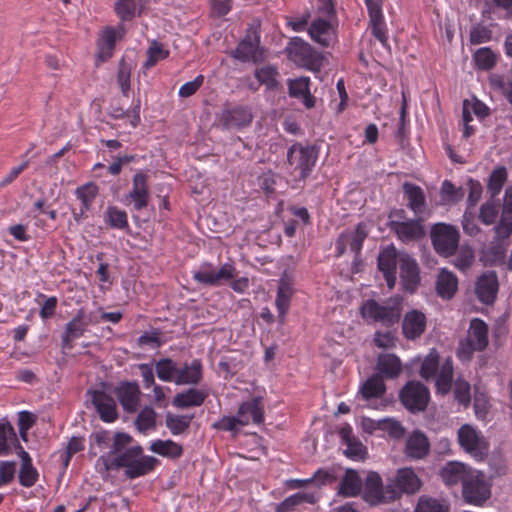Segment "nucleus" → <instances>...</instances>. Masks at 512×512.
I'll return each mask as SVG.
<instances>
[{
    "label": "nucleus",
    "instance_id": "1",
    "mask_svg": "<svg viewBox=\"0 0 512 512\" xmlns=\"http://www.w3.org/2000/svg\"><path fill=\"white\" fill-rule=\"evenodd\" d=\"M264 422V406L261 397H254L243 402L235 416H223L214 423L213 427L233 434L238 433L239 428L250 423L260 425Z\"/></svg>",
    "mask_w": 512,
    "mask_h": 512
},
{
    "label": "nucleus",
    "instance_id": "2",
    "mask_svg": "<svg viewBox=\"0 0 512 512\" xmlns=\"http://www.w3.org/2000/svg\"><path fill=\"white\" fill-rule=\"evenodd\" d=\"M288 58L297 66L311 71H320L324 55L300 37H293L286 46Z\"/></svg>",
    "mask_w": 512,
    "mask_h": 512
},
{
    "label": "nucleus",
    "instance_id": "3",
    "mask_svg": "<svg viewBox=\"0 0 512 512\" xmlns=\"http://www.w3.org/2000/svg\"><path fill=\"white\" fill-rule=\"evenodd\" d=\"M360 314L367 323H381L392 326L400 319V308L397 304L379 303L368 299L360 307Z\"/></svg>",
    "mask_w": 512,
    "mask_h": 512
},
{
    "label": "nucleus",
    "instance_id": "4",
    "mask_svg": "<svg viewBox=\"0 0 512 512\" xmlns=\"http://www.w3.org/2000/svg\"><path fill=\"white\" fill-rule=\"evenodd\" d=\"M430 236L433 248L440 256H452L458 249L460 233L451 224L442 222L434 224Z\"/></svg>",
    "mask_w": 512,
    "mask_h": 512
},
{
    "label": "nucleus",
    "instance_id": "5",
    "mask_svg": "<svg viewBox=\"0 0 512 512\" xmlns=\"http://www.w3.org/2000/svg\"><path fill=\"white\" fill-rule=\"evenodd\" d=\"M142 452L141 446H126L121 452L100 456L95 463V469L105 479L111 470H118L119 468L129 469L136 457L142 454Z\"/></svg>",
    "mask_w": 512,
    "mask_h": 512
},
{
    "label": "nucleus",
    "instance_id": "6",
    "mask_svg": "<svg viewBox=\"0 0 512 512\" xmlns=\"http://www.w3.org/2000/svg\"><path fill=\"white\" fill-rule=\"evenodd\" d=\"M363 498L371 505L387 503L398 498V493L392 485H383L381 476L377 472H369L363 483Z\"/></svg>",
    "mask_w": 512,
    "mask_h": 512
},
{
    "label": "nucleus",
    "instance_id": "7",
    "mask_svg": "<svg viewBox=\"0 0 512 512\" xmlns=\"http://www.w3.org/2000/svg\"><path fill=\"white\" fill-rule=\"evenodd\" d=\"M307 32L311 40L322 48H333L338 43L336 20L317 17L311 21Z\"/></svg>",
    "mask_w": 512,
    "mask_h": 512
},
{
    "label": "nucleus",
    "instance_id": "8",
    "mask_svg": "<svg viewBox=\"0 0 512 512\" xmlns=\"http://www.w3.org/2000/svg\"><path fill=\"white\" fill-rule=\"evenodd\" d=\"M318 158V153L313 146H303L293 144L287 151V160L295 172L299 173L300 178H306L314 168Z\"/></svg>",
    "mask_w": 512,
    "mask_h": 512
},
{
    "label": "nucleus",
    "instance_id": "9",
    "mask_svg": "<svg viewBox=\"0 0 512 512\" xmlns=\"http://www.w3.org/2000/svg\"><path fill=\"white\" fill-rule=\"evenodd\" d=\"M462 495L465 501L473 505H481L491 496V485L483 472L473 470L464 482Z\"/></svg>",
    "mask_w": 512,
    "mask_h": 512
},
{
    "label": "nucleus",
    "instance_id": "10",
    "mask_svg": "<svg viewBox=\"0 0 512 512\" xmlns=\"http://www.w3.org/2000/svg\"><path fill=\"white\" fill-rule=\"evenodd\" d=\"M236 269L233 264L224 263L219 269L209 262L202 263L193 270V279L202 285L217 286L221 281H228L235 276Z\"/></svg>",
    "mask_w": 512,
    "mask_h": 512
},
{
    "label": "nucleus",
    "instance_id": "11",
    "mask_svg": "<svg viewBox=\"0 0 512 512\" xmlns=\"http://www.w3.org/2000/svg\"><path fill=\"white\" fill-rule=\"evenodd\" d=\"M402 404L411 412H419L426 409L430 392L428 388L419 381H409L399 393Z\"/></svg>",
    "mask_w": 512,
    "mask_h": 512
},
{
    "label": "nucleus",
    "instance_id": "12",
    "mask_svg": "<svg viewBox=\"0 0 512 512\" xmlns=\"http://www.w3.org/2000/svg\"><path fill=\"white\" fill-rule=\"evenodd\" d=\"M458 442L465 452L476 460H482L488 453V444L479 431L465 424L458 430Z\"/></svg>",
    "mask_w": 512,
    "mask_h": 512
},
{
    "label": "nucleus",
    "instance_id": "13",
    "mask_svg": "<svg viewBox=\"0 0 512 512\" xmlns=\"http://www.w3.org/2000/svg\"><path fill=\"white\" fill-rule=\"evenodd\" d=\"M232 57L241 62L260 63L265 59V51L260 47V35L256 30H249L239 42Z\"/></svg>",
    "mask_w": 512,
    "mask_h": 512
},
{
    "label": "nucleus",
    "instance_id": "14",
    "mask_svg": "<svg viewBox=\"0 0 512 512\" xmlns=\"http://www.w3.org/2000/svg\"><path fill=\"white\" fill-rule=\"evenodd\" d=\"M150 193L148 188V176L137 172L132 179V188L125 196V200L133 205V208L140 211L148 206Z\"/></svg>",
    "mask_w": 512,
    "mask_h": 512
},
{
    "label": "nucleus",
    "instance_id": "15",
    "mask_svg": "<svg viewBox=\"0 0 512 512\" xmlns=\"http://www.w3.org/2000/svg\"><path fill=\"white\" fill-rule=\"evenodd\" d=\"M95 444L102 450L109 449L106 455H112L113 452H121L126 446H129L132 438L127 433H112L107 430H99L92 434Z\"/></svg>",
    "mask_w": 512,
    "mask_h": 512
},
{
    "label": "nucleus",
    "instance_id": "16",
    "mask_svg": "<svg viewBox=\"0 0 512 512\" xmlns=\"http://www.w3.org/2000/svg\"><path fill=\"white\" fill-rule=\"evenodd\" d=\"M390 228L404 243L419 240L425 235V228L419 219L392 220Z\"/></svg>",
    "mask_w": 512,
    "mask_h": 512
},
{
    "label": "nucleus",
    "instance_id": "17",
    "mask_svg": "<svg viewBox=\"0 0 512 512\" xmlns=\"http://www.w3.org/2000/svg\"><path fill=\"white\" fill-rule=\"evenodd\" d=\"M88 394L102 421L112 423L118 418L117 405L112 396L101 390L88 391Z\"/></svg>",
    "mask_w": 512,
    "mask_h": 512
},
{
    "label": "nucleus",
    "instance_id": "18",
    "mask_svg": "<svg viewBox=\"0 0 512 512\" xmlns=\"http://www.w3.org/2000/svg\"><path fill=\"white\" fill-rule=\"evenodd\" d=\"M85 319L86 311L84 308H80L77 310L73 318L66 323L64 332L61 336V346L64 350H71L73 347L72 342L83 336L87 329Z\"/></svg>",
    "mask_w": 512,
    "mask_h": 512
},
{
    "label": "nucleus",
    "instance_id": "19",
    "mask_svg": "<svg viewBox=\"0 0 512 512\" xmlns=\"http://www.w3.org/2000/svg\"><path fill=\"white\" fill-rule=\"evenodd\" d=\"M399 257L393 245L386 247L378 255V268L383 273L389 289H392L396 283V266L399 263Z\"/></svg>",
    "mask_w": 512,
    "mask_h": 512
},
{
    "label": "nucleus",
    "instance_id": "20",
    "mask_svg": "<svg viewBox=\"0 0 512 512\" xmlns=\"http://www.w3.org/2000/svg\"><path fill=\"white\" fill-rule=\"evenodd\" d=\"M115 394L126 412H135L139 407L141 391L137 382H121L115 388Z\"/></svg>",
    "mask_w": 512,
    "mask_h": 512
},
{
    "label": "nucleus",
    "instance_id": "21",
    "mask_svg": "<svg viewBox=\"0 0 512 512\" xmlns=\"http://www.w3.org/2000/svg\"><path fill=\"white\" fill-rule=\"evenodd\" d=\"M125 33L126 30L122 24L118 25L116 28L107 27L102 31L97 43V56L100 61H107L112 56L116 41L123 38Z\"/></svg>",
    "mask_w": 512,
    "mask_h": 512
},
{
    "label": "nucleus",
    "instance_id": "22",
    "mask_svg": "<svg viewBox=\"0 0 512 512\" xmlns=\"http://www.w3.org/2000/svg\"><path fill=\"white\" fill-rule=\"evenodd\" d=\"M498 279L494 271L484 272L478 277L475 291L478 299L484 304L494 303L498 293Z\"/></svg>",
    "mask_w": 512,
    "mask_h": 512
},
{
    "label": "nucleus",
    "instance_id": "23",
    "mask_svg": "<svg viewBox=\"0 0 512 512\" xmlns=\"http://www.w3.org/2000/svg\"><path fill=\"white\" fill-rule=\"evenodd\" d=\"M399 265L400 278L404 289L413 292L420 282L419 267L416 260L408 254H402L399 257Z\"/></svg>",
    "mask_w": 512,
    "mask_h": 512
},
{
    "label": "nucleus",
    "instance_id": "24",
    "mask_svg": "<svg viewBox=\"0 0 512 512\" xmlns=\"http://www.w3.org/2000/svg\"><path fill=\"white\" fill-rule=\"evenodd\" d=\"M392 488L398 493V497L402 493L412 494L419 490L421 481L412 468H401L397 470Z\"/></svg>",
    "mask_w": 512,
    "mask_h": 512
},
{
    "label": "nucleus",
    "instance_id": "25",
    "mask_svg": "<svg viewBox=\"0 0 512 512\" xmlns=\"http://www.w3.org/2000/svg\"><path fill=\"white\" fill-rule=\"evenodd\" d=\"M427 319L423 312L413 309L408 311L402 322V331L409 340L419 338L426 329Z\"/></svg>",
    "mask_w": 512,
    "mask_h": 512
},
{
    "label": "nucleus",
    "instance_id": "26",
    "mask_svg": "<svg viewBox=\"0 0 512 512\" xmlns=\"http://www.w3.org/2000/svg\"><path fill=\"white\" fill-rule=\"evenodd\" d=\"M377 375L380 378L396 379L402 372V362L395 354H379L376 362Z\"/></svg>",
    "mask_w": 512,
    "mask_h": 512
},
{
    "label": "nucleus",
    "instance_id": "27",
    "mask_svg": "<svg viewBox=\"0 0 512 512\" xmlns=\"http://www.w3.org/2000/svg\"><path fill=\"white\" fill-rule=\"evenodd\" d=\"M221 118L226 128L241 129L252 122L253 115L248 107L237 106L225 110Z\"/></svg>",
    "mask_w": 512,
    "mask_h": 512
},
{
    "label": "nucleus",
    "instance_id": "28",
    "mask_svg": "<svg viewBox=\"0 0 512 512\" xmlns=\"http://www.w3.org/2000/svg\"><path fill=\"white\" fill-rule=\"evenodd\" d=\"M309 84V77H299L288 82L289 95L301 100L307 109L315 106V98L310 92Z\"/></svg>",
    "mask_w": 512,
    "mask_h": 512
},
{
    "label": "nucleus",
    "instance_id": "29",
    "mask_svg": "<svg viewBox=\"0 0 512 512\" xmlns=\"http://www.w3.org/2000/svg\"><path fill=\"white\" fill-rule=\"evenodd\" d=\"M403 191L408 200L407 206L416 216L422 218L426 214V199L422 188L412 183H404Z\"/></svg>",
    "mask_w": 512,
    "mask_h": 512
},
{
    "label": "nucleus",
    "instance_id": "30",
    "mask_svg": "<svg viewBox=\"0 0 512 512\" xmlns=\"http://www.w3.org/2000/svg\"><path fill=\"white\" fill-rule=\"evenodd\" d=\"M466 339L474 349L478 351L484 350L488 345L487 324L479 318L472 319Z\"/></svg>",
    "mask_w": 512,
    "mask_h": 512
},
{
    "label": "nucleus",
    "instance_id": "31",
    "mask_svg": "<svg viewBox=\"0 0 512 512\" xmlns=\"http://www.w3.org/2000/svg\"><path fill=\"white\" fill-rule=\"evenodd\" d=\"M293 293L294 289L291 280L287 276L281 277L278 282L275 305L282 320L289 310Z\"/></svg>",
    "mask_w": 512,
    "mask_h": 512
},
{
    "label": "nucleus",
    "instance_id": "32",
    "mask_svg": "<svg viewBox=\"0 0 512 512\" xmlns=\"http://www.w3.org/2000/svg\"><path fill=\"white\" fill-rule=\"evenodd\" d=\"M430 444L427 437L419 432H413L406 442V455L413 459H422L429 452Z\"/></svg>",
    "mask_w": 512,
    "mask_h": 512
},
{
    "label": "nucleus",
    "instance_id": "33",
    "mask_svg": "<svg viewBox=\"0 0 512 512\" xmlns=\"http://www.w3.org/2000/svg\"><path fill=\"white\" fill-rule=\"evenodd\" d=\"M458 288V279L454 273L443 268L440 270L437 281V294L443 299H451Z\"/></svg>",
    "mask_w": 512,
    "mask_h": 512
},
{
    "label": "nucleus",
    "instance_id": "34",
    "mask_svg": "<svg viewBox=\"0 0 512 512\" xmlns=\"http://www.w3.org/2000/svg\"><path fill=\"white\" fill-rule=\"evenodd\" d=\"M471 471L462 463L450 462L442 469L441 477L449 486L461 483L463 487Z\"/></svg>",
    "mask_w": 512,
    "mask_h": 512
},
{
    "label": "nucleus",
    "instance_id": "35",
    "mask_svg": "<svg viewBox=\"0 0 512 512\" xmlns=\"http://www.w3.org/2000/svg\"><path fill=\"white\" fill-rule=\"evenodd\" d=\"M207 397V393L203 390L191 388L184 392L177 393L172 404L177 408L198 407L203 404Z\"/></svg>",
    "mask_w": 512,
    "mask_h": 512
},
{
    "label": "nucleus",
    "instance_id": "36",
    "mask_svg": "<svg viewBox=\"0 0 512 512\" xmlns=\"http://www.w3.org/2000/svg\"><path fill=\"white\" fill-rule=\"evenodd\" d=\"M202 377V364L199 360L195 359L190 364L182 368H178L175 383L177 385L184 384H197Z\"/></svg>",
    "mask_w": 512,
    "mask_h": 512
},
{
    "label": "nucleus",
    "instance_id": "37",
    "mask_svg": "<svg viewBox=\"0 0 512 512\" xmlns=\"http://www.w3.org/2000/svg\"><path fill=\"white\" fill-rule=\"evenodd\" d=\"M363 488V481L358 473L354 470L348 469L341 480L339 486V494L346 497L357 496Z\"/></svg>",
    "mask_w": 512,
    "mask_h": 512
},
{
    "label": "nucleus",
    "instance_id": "38",
    "mask_svg": "<svg viewBox=\"0 0 512 512\" xmlns=\"http://www.w3.org/2000/svg\"><path fill=\"white\" fill-rule=\"evenodd\" d=\"M150 450L162 457L177 459L183 454V447L173 440L157 439L151 442Z\"/></svg>",
    "mask_w": 512,
    "mask_h": 512
},
{
    "label": "nucleus",
    "instance_id": "39",
    "mask_svg": "<svg viewBox=\"0 0 512 512\" xmlns=\"http://www.w3.org/2000/svg\"><path fill=\"white\" fill-rule=\"evenodd\" d=\"M157 463L153 456L139 454L129 469L125 470V475L130 478H138L151 472Z\"/></svg>",
    "mask_w": 512,
    "mask_h": 512
},
{
    "label": "nucleus",
    "instance_id": "40",
    "mask_svg": "<svg viewBox=\"0 0 512 512\" xmlns=\"http://www.w3.org/2000/svg\"><path fill=\"white\" fill-rule=\"evenodd\" d=\"M385 391V383L378 375L369 377L359 389L362 397L368 401L382 397Z\"/></svg>",
    "mask_w": 512,
    "mask_h": 512
},
{
    "label": "nucleus",
    "instance_id": "41",
    "mask_svg": "<svg viewBox=\"0 0 512 512\" xmlns=\"http://www.w3.org/2000/svg\"><path fill=\"white\" fill-rule=\"evenodd\" d=\"M453 379V363L451 359H446L439 371L436 374V377L433 379L435 381L436 389L441 394H447L452 386Z\"/></svg>",
    "mask_w": 512,
    "mask_h": 512
},
{
    "label": "nucleus",
    "instance_id": "42",
    "mask_svg": "<svg viewBox=\"0 0 512 512\" xmlns=\"http://www.w3.org/2000/svg\"><path fill=\"white\" fill-rule=\"evenodd\" d=\"M104 220L113 229L127 230L129 228L127 213L116 206L107 207L104 213Z\"/></svg>",
    "mask_w": 512,
    "mask_h": 512
},
{
    "label": "nucleus",
    "instance_id": "43",
    "mask_svg": "<svg viewBox=\"0 0 512 512\" xmlns=\"http://www.w3.org/2000/svg\"><path fill=\"white\" fill-rule=\"evenodd\" d=\"M317 498L314 493L298 492L284 499L278 506L277 512H291L303 503L314 504Z\"/></svg>",
    "mask_w": 512,
    "mask_h": 512
},
{
    "label": "nucleus",
    "instance_id": "44",
    "mask_svg": "<svg viewBox=\"0 0 512 512\" xmlns=\"http://www.w3.org/2000/svg\"><path fill=\"white\" fill-rule=\"evenodd\" d=\"M157 377L164 382H174L178 373V366L170 358H162L154 363Z\"/></svg>",
    "mask_w": 512,
    "mask_h": 512
},
{
    "label": "nucleus",
    "instance_id": "45",
    "mask_svg": "<svg viewBox=\"0 0 512 512\" xmlns=\"http://www.w3.org/2000/svg\"><path fill=\"white\" fill-rule=\"evenodd\" d=\"M147 59L143 64V68L148 70L155 66L159 61L165 60L169 57V50L164 45L156 40L151 41L147 49Z\"/></svg>",
    "mask_w": 512,
    "mask_h": 512
},
{
    "label": "nucleus",
    "instance_id": "46",
    "mask_svg": "<svg viewBox=\"0 0 512 512\" xmlns=\"http://www.w3.org/2000/svg\"><path fill=\"white\" fill-rule=\"evenodd\" d=\"M97 194L98 187L93 182L86 183L75 190L77 199L81 201V215H84V213L88 211Z\"/></svg>",
    "mask_w": 512,
    "mask_h": 512
},
{
    "label": "nucleus",
    "instance_id": "47",
    "mask_svg": "<svg viewBox=\"0 0 512 512\" xmlns=\"http://www.w3.org/2000/svg\"><path fill=\"white\" fill-rule=\"evenodd\" d=\"M439 369V353L432 349L422 360L420 376L427 381L432 380L436 377Z\"/></svg>",
    "mask_w": 512,
    "mask_h": 512
},
{
    "label": "nucleus",
    "instance_id": "48",
    "mask_svg": "<svg viewBox=\"0 0 512 512\" xmlns=\"http://www.w3.org/2000/svg\"><path fill=\"white\" fill-rule=\"evenodd\" d=\"M135 426L143 434L156 428V412L150 406H145L140 410L136 419Z\"/></svg>",
    "mask_w": 512,
    "mask_h": 512
},
{
    "label": "nucleus",
    "instance_id": "49",
    "mask_svg": "<svg viewBox=\"0 0 512 512\" xmlns=\"http://www.w3.org/2000/svg\"><path fill=\"white\" fill-rule=\"evenodd\" d=\"M193 419V415H176L167 413L165 416V423L172 435H180L186 431Z\"/></svg>",
    "mask_w": 512,
    "mask_h": 512
},
{
    "label": "nucleus",
    "instance_id": "50",
    "mask_svg": "<svg viewBox=\"0 0 512 512\" xmlns=\"http://www.w3.org/2000/svg\"><path fill=\"white\" fill-rule=\"evenodd\" d=\"M114 10L122 21H130L140 15L138 0H117L114 4Z\"/></svg>",
    "mask_w": 512,
    "mask_h": 512
},
{
    "label": "nucleus",
    "instance_id": "51",
    "mask_svg": "<svg viewBox=\"0 0 512 512\" xmlns=\"http://www.w3.org/2000/svg\"><path fill=\"white\" fill-rule=\"evenodd\" d=\"M17 441L13 426L9 422H0V456L7 455Z\"/></svg>",
    "mask_w": 512,
    "mask_h": 512
},
{
    "label": "nucleus",
    "instance_id": "52",
    "mask_svg": "<svg viewBox=\"0 0 512 512\" xmlns=\"http://www.w3.org/2000/svg\"><path fill=\"white\" fill-rule=\"evenodd\" d=\"M256 79L260 84H263L267 89L273 90L278 86V70L273 65H265L255 70Z\"/></svg>",
    "mask_w": 512,
    "mask_h": 512
},
{
    "label": "nucleus",
    "instance_id": "53",
    "mask_svg": "<svg viewBox=\"0 0 512 512\" xmlns=\"http://www.w3.org/2000/svg\"><path fill=\"white\" fill-rule=\"evenodd\" d=\"M473 60L477 68L490 70L496 64L497 56L489 47H482L476 50Z\"/></svg>",
    "mask_w": 512,
    "mask_h": 512
},
{
    "label": "nucleus",
    "instance_id": "54",
    "mask_svg": "<svg viewBox=\"0 0 512 512\" xmlns=\"http://www.w3.org/2000/svg\"><path fill=\"white\" fill-rule=\"evenodd\" d=\"M506 179L507 171L505 167L501 166L493 170L488 182V191L490 192L492 198L499 195Z\"/></svg>",
    "mask_w": 512,
    "mask_h": 512
},
{
    "label": "nucleus",
    "instance_id": "55",
    "mask_svg": "<svg viewBox=\"0 0 512 512\" xmlns=\"http://www.w3.org/2000/svg\"><path fill=\"white\" fill-rule=\"evenodd\" d=\"M39 479V472L34 467L33 463L28 465H21L18 472V480L21 486L30 488L34 486Z\"/></svg>",
    "mask_w": 512,
    "mask_h": 512
},
{
    "label": "nucleus",
    "instance_id": "56",
    "mask_svg": "<svg viewBox=\"0 0 512 512\" xmlns=\"http://www.w3.org/2000/svg\"><path fill=\"white\" fill-rule=\"evenodd\" d=\"M414 512H449V507L440 500L422 497Z\"/></svg>",
    "mask_w": 512,
    "mask_h": 512
},
{
    "label": "nucleus",
    "instance_id": "57",
    "mask_svg": "<svg viewBox=\"0 0 512 512\" xmlns=\"http://www.w3.org/2000/svg\"><path fill=\"white\" fill-rule=\"evenodd\" d=\"M130 76L131 67L122 59L118 67L117 83L124 96H127L130 90Z\"/></svg>",
    "mask_w": 512,
    "mask_h": 512
},
{
    "label": "nucleus",
    "instance_id": "58",
    "mask_svg": "<svg viewBox=\"0 0 512 512\" xmlns=\"http://www.w3.org/2000/svg\"><path fill=\"white\" fill-rule=\"evenodd\" d=\"M497 216L498 205L494 202V200H489L480 207L479 219L483 224H493Z\"/></svg>",
    "mask_w": 512,
    "mask_h": 512
},
{
    "label": "nucleus",
    "instance_id": "59",
    "mask_svg": "<svg viewBox=\"0 0 512 512\" xmlns=\"http://www.w3.org/2000/svg\"><path fill=\"white\" fill-rule=\"evenodd\" d=\"M351 235L350 238V250L354 253L358 254L363 246V242L367 237V229L366 225L363 223H359L353 232H348Z\"/></svg>",
    "mask_w": 512,
    "mask_h": 512
},
{
    "label": "nucleus",
    "instance_id": "60",
    "mask_svg": "<svg viewBox=\"0 0 512 512\" xmlns=\"http://www.w3.org/2000/svg\"><path fill=\"white\" fill-rule=\"evenodd\" d=\"M16 474L15 461H0V488L10 484Z\"/></svg>",
    "mask_w": 512,
    "mask_h": 512
},
{
    "label": "nucleus",
    "instance_id": "61",
    "mask_svg": "<svg viewBox=\"0 0 512 512\" xmlns=\"http://www.w3.org/2000/svg\"><path fill=\"white\" fill-rule=\"evenodd\" d=\"M463 196L461 189H457L454 184L445 180L441 186V198L444 202H457Z\"/></svg>",
    "mask_w": 512,
    "mask_h": 512
},
{
    "label": "nucleus",
    "instance_id": "62",
    "mask_svg": "<svg viewBox=\"0 0 512 512\" xmlns=\"http://www.w3.org/2000/svg\"><path fill=\"white\" fill-rule=\"evenodd\" d=\"M455 399L462 405L467 406L470 403V384L465 380H457L454 387Z\"/></svg>",
    "mask_w": 512,
    "mask_h": 512
},
{
    "label": "nucleus",
    "instance_id": "63",
    "mask_svg": "<svg viewBox=\"0 0 512 512\" xmlns=\"http://www.w3.org/2000/svg\"><path fill=\"white\" fill-rule=\"evenodd\" d=\"M160 332L156 329L144 332L138 339L137 344L140 347H150L152 349L161 346Z\"/></svg>",
    "mask_w": 512,
    "mask_h": 512
},
{
    "label": "nucleus",
    "instance_id": "64",
    "mask_svg": "<svg viewBox=\"0 0 512 512\" xmlns=\"http://www.w3.org/2000/svg\"><path fill=\"white\" fill-rule=\"evenodd\" d=\"M346 448L344 454L352 460L363 459L366 453L364 445L357 439L344 443Z\"/></svg>",
    "mask_w": 512,
    "mask_h": 512
}]
</instances>
